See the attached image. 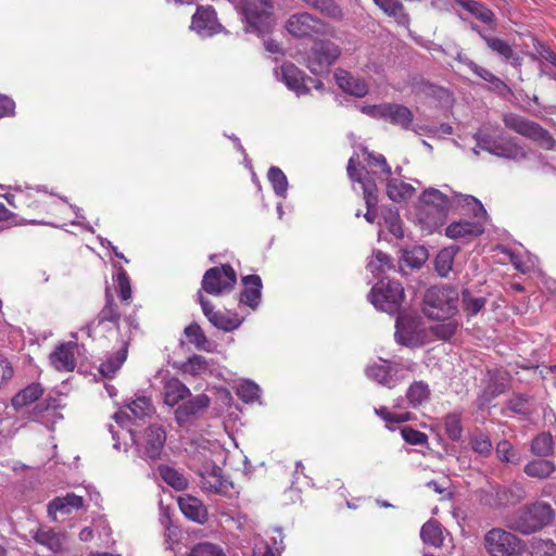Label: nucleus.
<instances>
[{"mask_svg":"<svg viewBox=\"0 0 556 556\" xmlns=\"http://www.w3.org/2000/svg\"><path fill=\"white\" fill-rule=\"evenodd\" d=\"M417 217L422 227L432 232L441 227L450 211L467 208L476 217L484 215L485 210L481 202L472 195L456 193L452 198L435 188L426 189L420 198Z\"/></svg>","mask_w":556,"mask_h":556,"instance_id":"obj_1","label":"nucleus"},{"mask_svg":"<svg viewBox=\"0 0 556 556\" xmlns=\"http://www.w3.org/2000/svg\"><path fill=\"white\" fill-rule=\"evenodd\" d=\"M193 458L201 463L198 468L200 486L203 491L215 494H226L230 482L222 475V468L208 459L211 453L210 443L203 439L191 443Z\"/></svg>","mask_w":556,"mask_h":556,"instance_id":"obj_2","label":"nucleus"},{"mask_svg":"<svg viewBox=\"0 0 556 556\" xmlns=\"http://www.w3.org/2000/svg\"><path fill=\"white\" fill-rule=\"evenodd\" d=\"M554 518V508L546 502L536 501L525 505L518 510L511 528L528 535L552 523Z\"/></svg>","mask_w":556,"mask_h":556,"instance_id":"obj_3","label":"nucleus"},{"mask_svg":"<svg viewBox=\"0 0 556 556\" xmlns=\"http://www.w3.org/2000/svg\"><path fill=\"white\" fill-rule=\"evenodd\" d=\"M458 291L448 286L431 287L425 294L424 313L432 319H447L457 313Z\"/></svg>","mask_w":556,"mask_h":556,"instance_id":"obj_4","label":"nucleus"},{"mask_svg":"<svg viewBox=\"0 0 556 556\" xmlns=\"http://www.w3.org/2000/svg\"><path fill=\"white\" fill-rule=\"evenodd\" d=\"M238 12L245 22V30L263 34L271 27L273 0H240Z\"/></svg>","mask_w":556,"mask_h":556,"instance_id":"obj_5","label":"nucleus"},{"mask_svg":"<svg viewBox=\"0 0 556 556\" xmlns=\"http://www.w3.org/2000/svg\"><path fill=\"white\" fill-rule=\"evenodd\" d=\"M483 546L489 556H521L526 552L525 542L502 528L489 530L484 534Z\"/></svg>","mask_w":556,"mask_h":556,"instance_id":"obj_6","label":"nucleus"},{"mask_svg":"<svg viewBox=\"0 0 556 556\" xmlns=\"http://www.w3.org/2000/svg\"><path fill=\"white\" fill-rule=\"evenodd\" d=\"M130 434L140 458L147 463L161 459L166 441V432L161 426L151 425L139 435L131 431Z\"/></svg>","mask_w":556,"mask_h":556,"instance_id":"obj_7","label":"nucleus"},{"mask_svg":"<svg viewBox=\"0 0 556 556\" xmlns=\"http://www.w3.org/2000/svg\"><path fill=\"white\" fill-rule=\"evenodd\" d=\"M368 298L377 309L396 314L404 299V288L399 281L381 279L372 287Z\"/></svg>","mask_w":556,"mask_h":556,"instance_id":"obj_8","label":"nucleus"},{"mask_svg":"<svg viewBox=\"0 0 556 556\" xmlns=\"http://www.w3.org/2000/svg\"><path fill=\"white\" fill-rule=\"evenodd\" d=\"M287 31L296 38H313L331 34V27L320 18L301 12L292 14L285 25Z\"/></svg>","mask_w":556,"mask_h":556,"instance_id":"obj_9","label":"nucleus"},{"mask_svg":"<svg viewBox=\"0 0 556 556\" xmlns=\"http://www.w3.org/2000/svg\"><path fill=\"white\" fill-rule=\"evenodd\" d=\"M237 282V274L235 269L226 264L207 269L202 279V289L208 294L219 296L226 292H230Z\"/></svg>","mask_w":556,"mask_h":556,"instance_id":"obj_10","label":"nucleus"},{"mask_svg":"<svg viewBox=\"0 0 556 556\" xmlns=\"http://www.w3.org/2000/svg\"><path fill=\"white\" fill-rule=\"evenodd\" d=\"M475 138L479 149L496 156L504 159H518L523 156L522 149L514 143L513 140L503 132L494 136L485 132H479Z\"/></svg>","mask_w":556,"mask_h":556,"instance_id":"obj_11","label":"nucleus"},{"mask_svg":"<svg viewBox=\"0 0 556 556\" xmlns=\"http://www.w3.org/2000/svg\"><path fill=\"white\" fill-rule=\"evenodd\" d=\"M340 54L341 50L336 43L329 40L316 41L306 58V66L313 74H320L327 71Z\"/></svg>","mask_w":556,"mask_h":556,"instance_id":"obj_12","label":"nucleus"},{"mask_svg":"<svg viewBox=\"0 0 556 556\" xmlns=\"http://www.w3.org/2000/svg\"><path fill=\"white\" fill-rule=\"evenodd\" d=\"M412 369V364L406 366L381 359V363H374L366 367V376L389 389L394 388L404 379L403 369Z\"/></svg>","mask_w":556,"mask_h":556,"instance_id":"obj_13","label":"nucleus"},{"mask_svg":"<svg viewBox=\"0 0 556 556\" xmlns=\"http://www.w3.org/2000/svg\"><path fill=\"white\" fill-rule=\"evenodd\" d=\"M276 76L299 96L308 92L311 88L308 83L313 84L315 88H319L321 85L320 81L313 78H305L303 72L291 63L281 65L280 70L276 71Z\"/></svg>","mask_w":556,"mask_h":556,"instance_id":"obj_14","label":"nucleus"},{"mask_svg":"<svg viewBox=\"0 0 556 556\" xmlns=\"http://www.w3.org/2000/svg\"><path fill=\"white\" fill-rule=\"evenodd\" d=\"M191 28L202 37H210L222 29L212 7H199L192 16Z\"/></svg>","mask_w":556,"mask_h":556,"instance_id":"obj_15","label":"nucleus"},{"mask_svg":"<svg viewBox=\"0 0 556 556\" xmlns=\"http://www.w3.org/2000/svg\"><path fill=\"white\" fill-rule=\"evenodd\" d=\"M476 220H459L450 224L445 229V235L451 239H471L480 236L484 231V225L482 223L483 219L486 218V213L484 215H479L476 217Z\"/></svg>","mask_w":556,"mask_h":556,"instance_id":"obj_16","label":"nucleus"},{"mask_svg":"<svg viewBox=\"0 0 556 556\" xmlns=\"http://www.w3.org/2000/svg\"><path fill=\"white\" fill-rule=\"evenodd\" d=\"M198 300L202 307L203 314L214 327L224 331H232L239 328V326L242 324V319L229 317L222 312L215 311L214 306L202 295L201 291H198Z\"/></svg>","mask_w":556,"mask_h":556,"instance_id":"obj_17","label":"nucleus"},{"mask_svg":"<svg viewBox=\"0 0 556 556\" xmlns=\"http://www.w3.org/2000/svg\"><path fill=\"white\" fill-rule=\"evenodd\" d=\"M84 506V498L74 493H67L65 496H58L49 502L48 515L53 520H58V514L70 515L73 510Z\"/></svg>","mask_w":556,"mask_h":556,"instance_id":"obj_18","label":"nucleus"},{"mask_svg":"<svg viewBox=\"0 0 556 556\" xmlns=\"http://www.w3.org/2000/svg\"><path fill=\"white\" fill-rule=\"evenodd\" d=\"M504 123L506 127L526 137L538 139L547 137V131L544 130L539 124L530 122L516 114L505 115Z\"/></svg>","mask_w":556,"mask_h":556,"instance_id":"obj_19","label":"nucleus"},{"mask_svg":"<svg viewBox=\"0 0 556 556\" xmlns=\"http://www.w3.org/2000/svg\"><path fill=\"white\" fill-rule=\"evenodd\" d=\"M77 344L66 342L59 345L54 352L50 354L51 365L59 371H72L76 367L75 350Z\"/></svg>","mask_w":556,"mask_h":556,"instance_id":"obj_20","label":"nucleus"},{"mask_svg":"<svg viewBox=\"0 0 556 556\" xmlns=\"http://www.w3.org/2000/svg\"><path fill=\"white\" fill-rule=\"evenodd\" d=\"M364 168L362 167V170ZM346 172L351 180L357 181L362 185L366 206L377 207V186L375 182H371L370 180L363 178L361 169H357L355 159L353 156L350 157L349 160Z\"/></svg>","mask_w":556,"mask_h":556,"instance_id":"obj_21","label":"nucleus"},{"mask_svg":"<svg viewBox=\"0 0 556 556\" xmlns=\"http://www.w3.org/2000/svg\"><path fill=\"white\" fill-rule=\"evenodd\" d=\"M334 78L339 88L345 93H350L357 98H363L368 93L369 89L367 84L363 79L353 76L344 70H337Z\"/></svg>","mask_w":556,"mask_h":556,"instance_id":"obj_22","label":"nucleus"},{"mask_svg":"<svg viewBox=\"0 0 556 556\" xmlns=\"http://www.w3.org/2000/svg\"><path fill=\"white\" fill-rule=\"evenodd\" d=\"M244 286L243 291L240 294V303L250 306L252 309H256L261 302L262 295V280L257 275H249L242 278Z\"/></svg>","mask_w":556,"mask_h":556,"instance_id":"obj_23","label":"nucleus"},{"mask_svg":"<svg viewBox=\"0 0 556 556\" xmlns=\"http://www.w3.org/2000/svg\"><path fill=\"white\" fill-rule=\"evenodd\" d=\"M178 505L188 519L198 523L206 522L207 509L199 498L190 495L181 496L178 500Z\"/></svg>","mask_w":556,"mask_h":556,"instance_id":"obj_24","label":"nucleus"},{"mask_svg":"<svg viewBox=\"0 0 556 556\" xmlns=\"http://www.w3.org/2000/svg\"><path fill=\"white\" fill-rule=\"evenodd\" d=\"M486 46L497 55L509 62L514 67H520L522 58L519 53L515 52L511 46L496 37L480 34Z\"/></svg>","mask_w":556,"mask_h":556,"instance_id":"obj_25","label":"nucleus"},{"mask_svg":"<svg viewBox=\"0 0 556 556\" xmlns=\"http://www.w3.org/2000/svg\"><path fill=\"white\" fill-rule=\"evenodd\" d=\"M394 126H399L404 130L410 128L414 121L413 112L405 105L399 103H388L386 108L384 119Z\"/></svg>","mask_w":556,"mask_h":556,"instance_id":"obj_26","label":"nucleus"},{"mask_svg":"<svg viewBox=\"0 0 556 556\" xmlns=\"http://www.w3.org/2000/svg\"><path fill=\"white\" fill-rule=\"evenodd\" d=\"M210 404V399L205 394H199L193 399L182 403L175 412L177 422L182 426L190 417L205 409Z\"/></svg>","mask_w":556,"mask_h":556,"instance_id":"obj_27","label":"nucleus"},{"mask_svg":"<svg viewBox=\"0 0 556 556\" xmlns=\"http://www.w3.org/2000/svg\"><path fill=\"white\" fill-rule=\"evenodd\" d=\"M492 495H494L493 505L507 506L515 505L522 501L526 496L525 490L519 484L511 486H496L493 488Z\"/></svg>","mask_w":556,"mask_h":556,"instance_id":"obj_28","label":"nucleus"},{"mask_svg":"<svg viewBox=\"0 0 556 556\" xmlns=\"http://www.w3.org/2000/svg\"><path fill=\"white\" fill-rule=\"evenodd\" d=\"M396 331L395 339L399 343L404 345H416L419 342V334L417 331V325L414 320L406 317L399 316L396 318Z\"/></svg>","mask_w":556,"mask_h":556,"instance_id":"obj_29","label":"nucleus"},{"mask_svg":"<svg viewBox=\"0 0 556 556\" xmlns=\"http://www.w3.org/2000/svg\"><path fill=\"white\" fill-rule=\"evenodd\" d=\"M43 393V388L40 383L33 382L18 391L11 400V404L15 410H21L24 407L38 401Z\"/></svg>","mask_w":556,"mask_h":556,"instance_id":"obj_30","label":"nucleus"},{"mask_svg":"<svg viewBox=\"0 0 556 556\" xmlns=\"http://www.w3.org/2000/svg\"><path fill=\"white\" fill-rule=\"evenodd\" d=\"M372 2L389 17H392L400 25L409 24V15L400 0H372Z\"/></svg>","mask_w":556,"mask_h":556,"instance_id":"obj_31","label":"nucleus"},{"mask_svg":"<svg viewBox=\"0 0 556 556\" xmlns=\"http://www.w3.org/2000/svg\"><path fill=\"white\" fill-rule=\"evenodd\" d=\"M65 534L53 531L52 529L41 528L35 535V541L48 547L53 553H60L65 549Z\"/></svg>","mask_w":556,"mask_h":556,"instance_id":"obj_32","label":"nucleus"},{"mask_svg":"<svg viewBox=\"0 0 556 556\" xmlns=\"http://www.w3.org/2000/svg\"><path fill=\"white\" fill-rule=\"evenodd\" d=\"M190 395V390L177 378H170L164 383V402L175 406L179 401Z\"/></svg>","mask_w":556,"mask_h":556,"instance_id":"obj_33","label":"nucleus"},{"mask_svg":"<svg viewBox=\"0 0 556 556\" xmlns=\"http://www.w3.org/2000/svg\"><path fill=\"white\" fill-rule=\"evenodd\" d=\"M121 314L118 311L117 305L114 303V300L112 295L106 293V302L104 307L100 311L98 316L88 325V331H90L92 328H96L100 326L101 324L105 321H110L116 325V327L119 329V321Z\"/></svg>","mask_w":556,"mask_h":556,"instance_id":"obj_34","label":"nucleus"},{"mask_svg":"<svg viewBox=\"0 0 556 556\" xmlns=\"http://www.w3.org/2000/svg\"><path fill=\"white\" fill-rule=\"evenodd\" d=\"M415 192V188L397 178H387V194L390 200L401 202L409 199Z\"/></svg>","mask_w":556,"mask_h":556,"instance_id":"obj_35","label":"nucleus"},{"mask_svg":"<svg viewBox=\"0 0 556 556\" xmlns=\"http://www.w3.org/2000/svg\"><path fill=\"white\" fill-rule=\"evenodd\" d=\"M555 469L556 467L553 462L539 458L529 462L525 466L523 471L531 478L545 479L549 477L555 471Z\"/></svg>","mask_w":556,"mask_h":556,"instance_id":"obj_36","label":"nucleus"},{"mask_svg":"<svg viewBox=\"0 0 556 556\" xmlns=\"http://www.w3.org/2000/svg\"><path fill=\"white\" fill-rule=\"evenodd\" d=\"M430 397L429 386L424 381H415L412 383L406 392L408 404L416 408L426 403Z\"/></svg>","mask_w":556,"mask_h":556,"instance_id":"obj_37","label":"nucleus"},{"mask_svg":"<svg viewBox=\"0 0 556 556\" xmlns=\"http://www.w3.org/2000/svg\"><path fill=\"white\" fill-rule=\"evenodd\" d=\"M420 538L425 544L433 547H441L443 544V532L441 526L437 521H427L420 530Z\"/></svg>","mask_w":556,"mask_h":556,"instance_id":"obj_38","label":"nucleus"},{"mask_svg":"<svg viewBox=\"0 0 556 556\" xmlns=\"http://www.w3.org/2000/svg\"><path fill=\"white\" fill-rule=\"evenodd\" d=\"M307 7L314 9L325 16L332 20H341L343 16L342 9L334 0H302Z\"/></svg>","mask_w":556,"mask_h":556,"instance_id":"obj_39","label":"nucleus"},{"mask_svg":"<svg viewBox=\"0 0 556 556\" xmlns=\"http://www.w3.org/2000/svg\"><path fill=\"white\" fill-rule=\"evenodd\" d=\"M458 248L448 247L442 249L434 261V267L439 276L446 277L448 273L452 270L453 262L455 254L457 253Z\"/></svg>","mask_w":556,"mask_h":556,"instance_id":"obj_40","label":"nucleus"},{"mask_svg":"<svg viewBox=\"0 0 556 556\" xmlns=\"http://www.w3.org/2000/svg\"><path fill=\"white\" fill-rule=\"evenodd\" d=\"M471 450L482 458L491 455L493 445L490 437L481 431L473 432L469 438Z\"/></svg>","mask_w":556,"mask_h":556,"instance_id":"obj_41","label":"nucleus"},{"mask_svg":"<svg viewBox=\"0 0 556 556\" xmlns=\"http://www.w3.org/2000/svg\"><path fill=\"white\" fill-rule=\"evenodd\" d=\"M531 452L539 457H547L554 452L553 437L548 432L538 434L531 442Z\"/></svg>","mask_w":556,"mask_h":556,"instance_id":"obj_42","label":"nucleus"},{"mask_svg":"<svg viewBox=\"0 0 556 556\" xmlns=\"http://www.w3.org/2000/svg\"><path fill=\"white\" fill-rule=\"evenodd\" d=\"M127 407L131 412L132 416L138 419H143L154 414V406L151 399L144 395L137 396L127 404Z\"/></svg>","mask_w":556,"mask_h":556,"instance_id":"obj_43","label":"nucleus"},{"mask_svg":"<svg viewBox=\"0 0 556 556\" xmlns=\"http://www.w3.org/2000/svg\"><path fill=\"white\" fill-rule=\"evenodd\" d=\"M126 346L118 350L114 355L108 357L100 365V372L108 378H111L115 375V372L122 367L126 359Z\"/></svg>","mask_w":556,"mask_h":556,"instance_id":"obj_44","label":"nucleus"},{"mask_svg":"<svg viewBox=\"0 0 556 556\" xmlns=\"http://www.w3.org/2000/svg\"><path fill=\"white\" fill-rule=\"evenodd\" d=\"M392 267L391 257L382 251H375L367 264V269L376 277H379L387 269Z\"/></svg>","mask_w":556,"mask_h":556,"instance_id":"obj_45","label":"nucleus"},{"mask_svg":"<svg viewBox=\"0 0 556 556\" xmlns=\"http://www.w3.org/2000/svg\"><path fill=\"white\" fill-rule=\"evenodd\" d=\"M268 180L278 197L286 198L288 192V179L283 172L276 166H271L267 174Z\"/></svg>","mask_w":556,"mask_h":556,"instance_id":"obj_46","label":"nucleus"},{"mask_svg":"<svg viewBox=\"0 0 556 556\" xmlns=\"http://www.w3.org/2000/svg\"><path fill=\"white\" fill-rule=\"evenodd\" d=\"M159 473L168 485L176 490H184L188 485L187 479L172 467L161 465L159 467Z\"/></svg>","mask_w":556,"mask_h":556,"instance_id":"obj_47","label":"nucleus"},{"mask_svg":"<svg viewBox=\"0 0 556 556\" xmlns=\"http://www.w3.org/2000/svg\"><path fill=\"white\" fill-rule=\"evenodd\" d=\"M445 433L452 441H458L462 438V414L458 412L448 413L444 417Z\"/></svg>","mask_w":556,"mask_h":556,"instance_id":"obj_48","label":"nucleus"},{"mask_svg":"<svg viewBox=\"0 0 556 556\" xmlns=\"http://www.w3.org/2000/svg\"><path fill=\"white\" fill-rule=\"evenodd\" d=\"M463 7L483 23L490 24L494 20L493 12L480 2L466 0L463 2Z\"/></svg>","mask_w":556,"mask_h":556,"instance_id":"obj_49","label":"nucleus"},{"mask_svg":"<svg viewBox=\"0 0 556 556\" xmlns=\"http://www.w3.org/2000/svg\"><path fill=\"white\" fill-rule=\"evenodd\" d=\"M531 556H556V544L551 539H533Z\"/></svg>","mask_w":556,"mask_h":556,"instance_id":"obj_50","label":"nucleus"},{"mask_svg":"<svg viewBox=\"0 0 556 556\" xmlns=\"http://www.w3.org/2000/svg\"><path fill=\"white\" fill-rule=\"evenodd\" d=\"M383 220L388 230L397 239L404 236L402 222L396 210L389 208L383 213Z\"/></svg>","mask_w":556,"mask_h":556,"instance_id":"obj_51","label":"nucleus"},{"mask_svg":"<svg viewBox=\"0 0 556 556\" xmlns=\"http://www.w3.org/2000/svg\"><path fill=\"white\" fill-rule=\"evenodd\" d=\"M260 387L249 380L242 381L237 388V395L245 403L253 402L260 397Z\"/></svg>","mask_w":556,"mask_h":556,"instance_id":"obj_52","label":"nucleus"},{"mask_svg":"<svg viewBox=\"0 0 556 556\" xmlns=\"http://www.w3.org/2000/svg\"><path fill=\"white\" fill-rule=\"evenodd\" d=\"M458 324L455 320L447 318L446 321L433 325L431 332L440 340H448L454 336Z\"/></svg>","mask_w":556,"mask_h":556,"instance_id":"obj_53","label":"nucleus"},{"mask_svg":"<svg viewBox=\"0 0 556 556\" xmlns=\"http://www.w3.org/2000/svg\"><path fill=\"white\" fill-rule=\"evenodd\" d=\"M496 457L503 463L517 464L519 457L513 448L510 442L503 440L500 441L495 448Z\"/></svg>","mask_w":556,"mask_h":556,"instance_id":"obj_54","label":"nucleus"},{"mask_svg":"<svg viewBox=\"0 0 556 556\" xmlns=\"http://www.w3.org/2000/svg\"><path fill=\"white\" fill-rule=\"evenodd\" d=\"M363 154L365 155V161L368 163V165L381 168V173L387 176L392 174V168L382 154H376L369 151L367 148L363 149Z\"/></svg>","mask_w":556,"mask_h":556,"instance_id":"obj_55","label":"nucleus"},{"mask_svg":"<svg viewBox=\"0 0 556 556\" xmlns=\"http://www.w3.org/2000/svg\"><path fill=\"white\" fill-rule=\"evenodd\" d=\"M505 382L500 380H490L485 387L480 400L482 405L491 402L494 397L502 394L505 391Z\"/></svg>","mask_w":556,"mask_h":556,"instance_id":"obj_56","label":"nucleus"},{"mask_svg":"<svg viewBox=\"0 0 556 556\" xmlns=\"http://www.w3.org/2000/svg\"><path fill=\"white\" fill-rule=\"evenodd\" d=\"M208 370V363L205 357L201 355H193L185 364V371L193 376L201 375Z\"/></svg>","mask_w":556,"mask_h":556,"instance_id":"obj_57","label":"nucleus"},{"mask_svg":"<svg viewBox=\"0 0 556 556\" xmlns=\"http://www.w3.org/2000/svg\"><path fill=\"white\" fill-rule=\"evenodd\" d=\"M456 60L459 63H462L465 66H467L478 77H480L483 80L490 83V79L492 78L493 74L489 70H486V68H484L482 66H479L472 60L468 59L467 56H465V55H463L460 53L457 54Z\"/></svg>","mask_w":556,"mask_h":556,"instance_id":"obj_58","label":"nucleus"},{"mask_svg":"<svg viewBox=\"0 0 556 556\" xmlns=\"http://www.w3.org/2000/svg\"><path fill=\"white\" fill-rule=\"evenodd\" d=\"M190 556H226L223 548L212 543L197 544L190 552Z\"/></svg>","mask_w":556,"mask_h":556,"instance_id":"obj_59","label":"nucleus"},{"mask_svg":"<svg viewBox=\"0 0 556 556\" xmlns=\"http://www.w3.org/2000/svg\"><path fill=\"white\" fill-rule=\"evenodd\" d=\"M117 288L121 299L128 302L131 299V287L127 273L122 267L117 270Z\"/></svg>","mask_w":556,"mask_h":556,"instance_id":"obj_60","label":"nucleus"},{"mask_svg":"<svg viewBox=\"0 0 556 556\" xmlns=\"http://www.w3.org/2000/svg\"><path fill=\"white\" fill-rule=\"evenodd\" d=\"M463 303L465 306V311L468 313V315L473 316L477 315L485 305V299L471 298L470 293L468 291H465L463 293Z\"/></svg>","mask_w":556,"mask_h":556,"instance_id":"obj_61","label":"nucleus"},{"mask_svg":"<svg viewBox=\"0 0 556 556\" xmlns=\"http://www.w3.org/2000/svg\"><path fill=\"white\" fill-rule=\"evenodd\" d=\"M185 333L189 341L193 343L198 349H203L207 339L204 336L202 329L198 325H190L185 329Z\"/></svg>","mask_w":556,"mask_h":556,"instance_id":"obj_62","label":"nucleus"},{"mask_svg":"<svg viewBox=\"0 0 556 556\" xmlns=\"http://www.w3.org/2000/svg\"><path fill=\"white\" fill-rule=\"evenodd\" d=\"M401 433H402L403 439L409 444L421 445L427 442L426 433L415 430L410 427L402 428Z\"/></svg>","mask_w":556,"mask_h":556,"instance_id":"obj_63","label":"nucleus"},{"mask_svg":"<svg viewBox=\"0 0 556 556\" xmlns=\"http://www.w3.org/2000/svg\"><path fill=\"white\" fill-rule=\"evenodd\" d=\"M375 413L387 422L401 424L410 419L409 413L392 414L384 406L375 408Z\"/></svg>","mask_w":556,"mask_h":556,"instance_id":"obj_64","label":"nucleus"}]
</instances>
